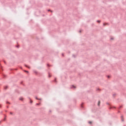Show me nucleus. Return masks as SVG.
<instances>
[{
    "label": "nucleus",
    "mask_w": 126,
    "mask_h": 126,
    "mask_svg": "<svg viewBox=\"0 0 126 126\" xmlns=\"http://www.w3.org/2000/svg\"><path fill=\"white\" fill-rule=\"evenodd\" d=\"M20 100L21 101H23V97H20Z\"/></svg>",
    "instance_id": "obj_1"
},
{
    "label": "nucleus",
    "mask_w": 126,
    "mask_h": 126,
    "mask_svg": "<svg viewBox=\"0 0 126 126\" xmlns=\"http://www.w3.org/2000/svg\"><path fill=\"white\" fill-rule=\"evenodd\" d=\"M89 124H92V122H89Z\"/></svg>",
    "instance_id": "obj_2"
},
{
    "label": "nucleus",
    "mask_w": 126,
    "mask_h": 126,
    "mask_svg": "<svg viewBox=\"0 0 126 126\" xmlns=\"http://www.w3.org/2000/svg\"><path fill=\"white\" fill-rule=\"evenodd\" d=\"M6 88H7V86H6V87H5V89H6Z\"/></svg>",
    "instance_id": "obj_3"
},
{
    "label": "nucleus",
    "mask_w": 126,
    "mask_h": 126,
    "mask_svg": "<svg viewBox=\"0 0 126 126\" xmlns=\"http://www.w3.org/2000/svg\"><path fill=\"white\" fill-rule=\"evenodd\" d=\"M72 87H74V88H75V86H72Z\"/></svg>",
    "instance_id": "obj_4"
},
{
    "label": "nucleus",
    "mask_w": 126,
    "mask_h": 126,
    "mask_svg": "<svg viewBox=\"0 0 126 126\" xmlns=\"http://www.w3.org/2000/svg\"><path fill=\"white\" fill-rule=\"evenodd\" d=\"M100 105V101L98 102V106Z\"/></svg>",
    "instance_id": "obj_5"
},
{
    "label": "nucleus",
    "mask_w": 126,
    "mask_h": 126,
    "mask_svg": "<svg viewBox=\"0 0 126 126\" xmlns=\"http://www.w3.org/2000/svg\"><path fill=\"white\" fill-rule=\"evenodd\" d=\"M10 115H12V112L10 113Z\"/></svg>",
    "instance_id": "obj_6"
},
{
    "label": "nucleus",
    "mask_w": 126,
    "mask_h": 126,
    "mask_svg": "<svg viewBox=\"0 0 126 126\" xmlns=\"http://www.w3.org/2000/svg\"><path fill=\"white\" fill-rule=\"evenodd\" d=\"M36 105H40V103H37Z\"/></svg>",
    "instance_id": "obj_7"
},
{
    "label": "nucleus",
    "mask_w": 126,
    "mask_h": 126,
    "mask_svg": "<svg viewBox=\"0 0 126 126\" xmlns=\"http://www.w3.org/2000/svg\"><path fill=\"white\" fill-rule=\"evenodd\" d=\"M26 72H28V71H25Z\"/></svg>",
    "instance_id": "obj_8"
},
{
    "label": "nucleus",
    "mask_w": 126,
    "mask_h": 126,
    "mask_svg": "<svg viewBox=\"0 0 126 126\" xmlns=\"http://www.w3.org/2000/svg\"><path fill=\"white\" fill-rule=\"evenodd\" d=\"M33 101H32V100H31V103H32Z\"/></svg>",
    "instance_id": "obj_9"
},
{
    "label": "nucleus",
    "mask_w": 126,
    "mask_h": 126,
    "mask_svg": "<svg viewBox=\"0 0 126 126\" xmlns=\"http://www.w3.org/2000/svg\"><path fill=\"white\" fill-rule=\"evenodd\" d=\"M97 22H100V21H97Z\"/></svg>",
    "instance_id": "obj_10"
}]
</instances>
